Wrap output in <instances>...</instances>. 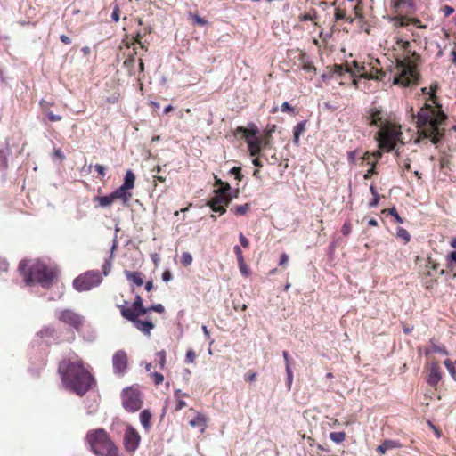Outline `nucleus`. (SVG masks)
<instances>
[{"mask_svg": "<svg viewBox=\"0 0 456 456\" xmlns=\"http://www.w3.org/2000/svg\"><path fill=\"white\" fill-rule=\"evenodd\" d=\"M437 89V84H432L429 91L427 87L422 88V93L429 94L428 101L435 106L426 102L417 114L414 113L412 107L410 109L411 116L413 119H416L419 136L430 140L432 144H437L444 138L445 121L447 119V116L441 109V105L436 99V94Z\"/></svg>", "mask_w": 456, "mask_h": 456, "instance_id": "f257e3e1", "label": "nucleus"}, {"mask_svg": "<svg viewBox=\"0 0 456 456\" xmlns=\"http://www.w3.org/2000/svg\"><path fill=\"white\" fill-rule=\"evenodd\" d=\"M58 374L63 387L79 396L89 392L94 383V377L90 370L86 369L83 359L74 353L61 360Z\"/></svg>", "mask_w": 456, "mask_h": 456, "instance_id": "f03ea898", "label": "nucleus"}, {"mask_svg": "<svg viewBox=\"0 0 456 456\" xmlns=\"http://www.w3.org/2000/svg\"><path fill=\"white\" fill-rule=\"evenodd\" d=\"M366 120L370 126L379 128L377 134L379 149L386 152L395 151V154L398 155L396 142L402 136V126L387 119L384 110L378 107H372L367 111Z\"/></svg>", "mask_w": 456, "mask_h": 456, "instance_id": "7ed1b4c3", "label": "nucleus"}, {"mask_svg": "<svg viewBox=\"0 0 456 456\" xmlns=\"http://www.w3.org/2000/svg\"><path fill=\"white\" fill-rule=\"evenodd\" d=\"M126 302L125 301L124 305H118L121 316L130 321L134 327L142 334L151 336V330L156 328V323H154L151 316H147L144 320L140 318L147 314L146 306L143 305L140 295H136L132 306H126Z\"/></svg>", "mask_w": 456, "mask_h": 456, "instance_id": "20e7f679", "label": "nucleus"}, {"mask_svg": "<svg viewBox=\"0 0 456 456\" xmlns=\"http://www.w3.org/2000/svg\"><path fill=\"white\" fill-rule=\"evenodd\" d=\"M19 270L26 284L37 283L45 289L51 287L57 277V272L53 268L40 261L30 266H28L25 261H20Z\"/></svg>", "mask_w": 456, "mask_h": 456, "instance_id": "39448f33", "label": "nucleus"}, {"mask_svg": "<svg viewBox=\"0 0 456 456\" xmlns=\"http://www.w3.org/2000/svg\"><path fill=\"white\" fill-rule=\"evenodd\" d=\"M86 443L96 456H119L118 445L102 428L88 431L86 435Z\"/></svg>", "mask_w": 456, "mask_h": 456, "instance_id": "423d86ee", "label": "nucleus"}, {"mask_svg": "<svg viewBox=\"0 0 456 456\" xmlns=\"http://www.w3.org/2000/svg\"><path fill=\"white\" fill-rule=\"evenodd\" d=\"M258 128L256 124L249 123L248 127L238 126L235 130V134H242V138L248 147V152L251 157H258L263 151V139L256 136Z\"/></svg>", "mask_w": 456, "mask_h": 456, "instance_id": "0eeeda50", "label": "nucleus"}, {"mask_svg": "<svg viewBox=\"0 0 456 456\" xmlns=\"http://www.w3.org/2000/svg\"><path fill=\"white\" fill-rule=\"evenodd\" d=\"M102 282V275L99 271H87L77 276L73 280L74 289L83 292L91 290L99 286Z\"/></svg>", "mask_w": 456, "mask_h": 456, "instance_id": "6e6552de", "label": "nucleus"}, {"mask_svg": "<svg viewBox=\"0 0 456 456\" xmlns=\"http://www.w3.org/2000/svg\"><path fill=\"white\" fill-rule=\"evenodd\" d=\"M401 72L398 76L394 77V84L402 85L403 86H409L411 84L416 83L419 77L417 66L411 60L408 59L403 61L401 65Z\"/></svg>", "mask_w": 456, "mask_h": 456, "instance_id": "1a4fd4ad", "label": "nucleus"}, {"mask_svg": "<svg viewBox=\"0 0 456 456\" xmlns=\"http://www.w3.org/2000/svg\"><path fill=\"white\" fill-rule=\"evenodd\" d=\"M121 404L126 411L135 412L141 409L142 398L139 390L135 387H129L121 393Z\"/></svg>", "mask_w": 456, "mask_h": 456, "instance_id": "9d476101", "label": "nucleus"}, {"mask_svg": "<svg viewBox=\"0 0 456 456\" xmlns=\"http://www.w3.org/2000/svg\"><path fill=\"white\" fill-rule=\"evenodd\" d=\"M444 273V271L439 270V265L436 262V260L428 257V263H426L425 265V271L423 272L425 288L428 289H433V286L436 283L437 276Z\"/></svg>", "mask_w": 456, "mask_h": 456, "instance_id": "9b49d317", "label": "nucleus"}, {"mask_svg": "<svg viewBox=\"0 0 456 456\" xmlns=\"http://www.w3.org/2000/svg\"><path fill=\"white\" fill-rule=\"evenodd\" d=\"M58 319L64 324L73 327L79 331L84 325V317L80 316L77 313L69 309L63 310L59 313Z\"/></svg>", "mask_w": 456, "mask_h": 456, "instance_id": "f8f14e48", "label": "nucleus"}, {"mask_svg": "<svg viewBox=\"0 0 456 456\" xmlns=\"http://www.w3.org/2000/svg\"><path fill=\"white\" fill-rule=\"evenodd\" d=\"M141 437L134 427H127L124 434L123 444L126 452H134L139 447Z\"/></svg>", "mask_w": 456, "mask_h": 456, "instance_id": "ddd939ff", "label": "nucleus"}, {"mask_svg": "<svg viewBox=\"0 0 456 456\" xmlns=\"http://www.w3.org/2000/svg\"><path fill=\"white\" fill-rule=\"evenodd\" d=\"M232 196L226 194L216 193L207 206L212 209L213 212L224 215L226 212V208L232 202Z\"/></svg>", "mask_w": 456, "mask_h": 456, "instance_id": "4468645a", "label": "nucleus"}, {"mask_svg": "<svg viewBox=\"0 0 456 456\" xmlns=\"http://www.w3.org/2000/svg\"><path fill=\"white\" fill-rule=\"evenodd\" d=\"M128 365L127 354L124 350H118L112 356V367L114 374L118 377L125 375Z\"/></svg>", "mask_w": 456, "mask_h": 456, "instance_id": "2eb2a0df", "label": "nucleus"}, {"mask_svg": "<svg viewBox=\"0 0 456 456\" xmlns=\"http://www.w3.org/2000/svg\"><path fill=\"white\" fill-rule=\"evenodd\" d=\"M131 190L119 186L114 191L110 193V196L113 197L114 200H119L123 204H127L128 201L132 199Z\"/></svg>", "mask_w": 456, "mask_h": 456, "instance_id": "dca6fc26", "label": "nucleus"}, {"mask_svg": "<svg viewBox=\"0 0 456 456\" xmlns=\"http://www.w3.org/2000/svg\"><path fill=\"white\" fill-rule=\"evenodd\" d=\"M401 447H402V444H400L398 441L386 439V440H384L382 444H380L379 446L377 447L376 452H378L379 455H385V453L387 451H391L393 449H398Z\"/></svg>", "mask_w": 456, "mask_h": 456, "instance_id": "f3484780", "label": "nucleus"}, {"mask_svg": "<svg viewBox=\"0 0 456 456\" xmlns=\"http://www.w3.org/2000/svg\"><path fill=\"white\" fill-rule=\"evenodd\" d=\"M441 379V371L437 363L430 364L428 382V384L434 387L438 384Z\"/></svg>", "mask_w": 456, "mask_h": 456, "instance_id": "a211bd4d", "label": "nucleus"}, {"mask_svg": "<svg viewBox=\"0 0 456 456\" xmlns=\"http://www.w3.org/2000/svg\"><path fill=\"white\" fill-rule=\"evenodd\" d=\"M385 77V71L382 69H378L375 67H371L370 70L362 73V77L366 79H375L377 81H383Z\"/></svg>", "mask_w": 456, "mask_h": 456, "instance_id": "6ab92c4d", "label": "nucleus"}, {"mask_svg": "<svg viewBox=\"0 0 456 456\" xmlns=\"http://www.w3.org/2000/svg\"><path fill=\"white\" fill-rule=\"evenodd\" d=\"M190 426L192 428H199L200 434H204L207 421L206 417L202 413H198L194 419L190 421Z\"/></svg>", "mask_w": 456, "mask_h": 456, "instance_id": "aec40b11", "label": "nucleus"}, {"mask_svg": "<svg viewBox=\"0 0 456 456\" xmlns=\"http://www.w3.org/2000/svg\"><path fill=\"white\" fill-rule=\"evenodd\" d=\"M134 181H136V176L133 171L131 169L126 170L124 183H122L120 186L132 190L134 186Z\"/></svg>", "mask_w": 456, "mask_h": 456, "instance_id": "412c9836", "label": "nucleus"}, {"mask_svg": "<svg viewBox=\"0 0 456 456\" xmlns=\"http://www.w3.org/2000/svg\"><path fill=\"white\" fill-rule=\"evenodd\" d=\"M305 124L306 121L299 122L293 128V142L297 145L299 142L300 134H304L305 131Z\"/></svg>", "mask_w": 456, "mask_h": 456, "instance_id": "4be33fe9", "label": "nucleus"}, {"mask_svg": "<svg viewBox=\"0 0 456 456\" xmlns=\"http://www.w3.org/2000/svg\"><path fill=\"white\" fill-rule=\"evenodd\" d=\"M126 277L137 286H141L144 282L143 275L140 272H126Z\"/></svg>", "mask_w": 456, "mask_h": 456, "instance_id": "5701e85b", "label": "nucleus"}, {"mask_svg": "<svg viewBox=\"0 0 456 456\" xmlns=\"http://www.w3.org/2000/svg\"><path fill=\"white\" fill-rule=\"evenodd\" d=\"M141 425L146 429L151 428V412L147 410H142L139 415Z\"/></svg>", "mask_w": 456, "mask_h": 456, "instance_id": "b1692460", "label": "nucleus"}, {"mask_svg": "<svg viewBox=\"0 0 456 456\" xmlns=\"http://www.w3.org/2000/svg\"><path fill=\"white\" fill-rule=\"evenodd\" d=\"M94 201L98 202L100 207L107 208V207L111 206L113 204V202L115 201V200L110 194V195H107L104 197H95V198H94Z\"/></svg>", "mask_w": 456, "mask_h": 456, "instance_id": "393cba45", "label": "nucleus"}, {"mask_svg": "<svg viewBox=\"0 0 456 456\" xmlns=\"http://www.w3.org/2000/svg\"><path fill=\"white\" fill-rule=\"evenodd\" d=\"M136 62V59H134V53L130 54L124 61V66L129 71L130 76L134 75V63Z\"/></svg>", "mask_w": 456, "mask_h": 456, "instance_id": "a878e982", "label": "nucleus"}, {"mask_svg": "<svg viewBox=\"0 0 456 456\" xmlns=\"http://www.w3.org/2000/svg\"><path fill=\"white\" fill-rule=\"evenodd\" d=\"M383 215H391L394 218V222L397 224H403L404 220L402 218L401 216L397 213V209L395 208H385L382 210Z\"/></svg>", "mask_w": 456, "mask_h": 456, "instance_id": "bb28decb", "label": "nucleus"}, {"mask_svg": "<svg viewBox=\"0 0 456 456\" xmlns=\"http://www.w3.org/2000/svg\"><path fill=\"white\" fill-rule=\"evenodd\" d=\"M396 238L399 239V240H402L404 244L410 243V241H411V234L403 227H398L397 228V230H396Z\"/></svg>", "mask_w": 456, "mask_h": 456, "instance_id": "cd10ccee", "label": "nucleus"}, {"mask_svg": "<svg viewBox=\"0 0 456 456\" xmlns=\"http://www.w3.org/2000/svg\"><path fill=\"white\" fill-rule=\"evenodd\" d=\"M249 209H250V204L249 203H245L243 205H237L236 207H234L231 210L235 215L243 216V215H246V213H248L249 211Z\"/></svg>", "mask_w": 456, "mask_h": 456, "instance_id": "c85d7f7f", "label": "nucleus"}, {"mask_svg": "<svg viewBox=\"0 0 456 456\" xmlns=\"http://www.w3.org/2000/svg\"><path fill=\"white\" fill-rule=\"evenodd\" d=\"M330 438L336 444L343 443L346 439L345 432H333L330 434Z\"/></svg>", "mask_w": 456, "mask_h": 456, "instance_id": "c756f323", "label": "nucleus"}, {"mask_svg": "<svg viewBox=\"0 0 456 456\" xmlns=\"http://www.w3.org/2000/svg\"><path fill=\"white\" fill-rule=\"evenodd\" d=\"M145 309L147 310V314L144 315L145 318L147 316H151V312L165 313V307L160 304H157V305H153L151 306L145 307Z\"/></svg>", "mask_w": 456, "mask_h": 456, "instance_id": "7c9ffc66", "label": "nucleus"}, {"mask_svg": "<svg viewBox=\"0 0 456 456\" xmlns=\"http://www.w3.org/2000/svg\"><path fill=\"white\" fill-rule=\"evenodd\" d=\"M370 167L363 175L364 180H370L373 175H377V161L369 162Z\"/></svg>", "mask_w": 456, "mask_h": 456, "instance_id": "2f4dec72", "label": "nucleus"}, {"mask_svg": "<svg viewBox=\"0 0 456 456\" xmlns=\"http://www.w3.org/2000/svg\"><path fill=\"white\" fill-rule=\"evenodd\" d=\"M190 17L192 20V22L199 26H206L208 21L204 18H200L198 13L190 12Z\"/></svg>", "mask_w": 456, "mask_h": 456, "instance_id": "473e14b6", "label": "nucleus"}, {"mask_svg": "<svg viewBox=\"0 0 456 456\" xmlns=\"http://www.w3.org/2000/svg\"><path fill=\"white\" fill-rule=\"evenodd\" d=\"M156 357L159 360V366L160 370H164L166 368V352H165V350L156 353Z\"/></svg>", "mask_w": 456, "mask_h": 456, "instance_id": "72a5a7b5", "label": "nucleus"}, {"mask_svg": "<svg viewBox=\"0 0 456 456\" xmlns=\"http://www.w3.org/2000/svg\"><path fill=\"white\" fill-rule=\"evenodd\" d=\"M231 189L232 188H231V185L229 184V183H224L222 185H220L217 190L214 191V192L220 193V194L232 195Z\"/></svg>", "mask_w": 456, "mask_h": 456, "instance_id": "f704fd0d", "label": "nucleus"}, {"mask_svg": "<svg viewBox=\"0 0 456 456\" xmlns=\"http://www.w3.org/2000/svg\"><path fill=\"white\" fill-rule=\"evenodd\" d=\"M238 265H239L240 272L242 273V274L245 277H248L250 274V269L246 265L245 260H238Z\"/></svg>", "mask_w": 456, "mask_h": 456, "instance_id": "c9c22d12", "label": "nucleus"}, {"mask_svg": "<svg viewBox=\"0 0 456 456\" xmlns=\"http://www.w3.org/2000/svg\"><path fill=\"white\" fill-rule=\"evenodd\" d=\"M312 12H305L304 14H300L298 19L300 21H306V20H314V19H316V10L315 9H313L312 10Z\"/></svg>", "mask_w": 456, "mask_h": 456, "instance_id": "e433bc0d", "label": "nucleus"}, {"mask_svg": "<svg viewBox=\"0 0 456 456\" xmlns=\"http://www.w3.org/2000/svg\"><path fill=\"white\" fill-rule=\"evenodd\" d=\"M151 378L153 383L156 386H159L164 382V376L159 372L151 373Z\"/></svg>", "mask_w": 456, "mask_h": 456, "instance_id": "4c0bfd02", "label": "nucleus"}, {"mask_svg": "<svg viewBox=\"0 0 456 456\" xmlns=\"http://www.w3.org/2000/svg\"><path fill=\"white\" fill-rule=\"evenodd\" d=\"M180 262H182V265L184 266L191 265L192 262L191 255L188 252H183L182 255V258H180Z\"/></svg>", "mask_w": 456, "mask_h": 456, "instance_id": "58836bf2", "label": "nucleus"}, {"mask_svg": "<svg viewBox=\"0 0 456 456\" xmlns=\"http://www.w3.org/2000/svg\"><path fill=\"white\" fill-rule=\"evenodd\" d=\"M340 232L343 233L344 236H349L352 232V223L350 220L345 221L342 230H340Z\"/></svg>", "mask_w": 456, "mask_h": 456, "instance_id": "ea45409f", "label": "nucleus"}, {"mask_svg": "<svg viewBox=\"0 0 456 456\" xmlns=\"http://www.w3.org/2000/svg\"><path fill=\"white\" fill-rule=\"evenodd\" d=\"M335 19L336 20H348L346 16V11L344 9H340V8H336V12H335ZM349 22L352 23L353 22V19H349Z\"/></svg>", "mask_w": 456, "mask_h": 456, "instance_id": "a19ab883", "label": "nucleus"}, {"mask_svg": "<svg viewBox=\"0 0 456 456\" xmlns=\"http://www.w3.org/2000/svg\"><path fill=\"white\" fill-rule=\"evenodd\" d=\"M256 377H257V372L255 370H249L248 371L246 372V374L244 376V380H245V382L251 383V382L256 381Z\"/></svg>", "mask_w": 456, "mask_h": 456, "instance_id": "79ce46f5", "label": "nucleus"}, {"mask_svg": "<svg viewBox=\"0 0 456 456\" xmlns=\"http://www.w3.org/2000/svg\"><path fill=\"white\" fill-rule=\"evenodd\" d=\"M412 24L416 26L418 28H426V25L422 24L421 21L418 18H408V23L402 22V25Z\"/></svg>", "mask_w": 456, "mask_h": 456, "instance_id": "37998d69", "label": "nucleus"}, {"mask_svg": "<svg viewBox=\"0 0 456 456\" xmlns=\"http://www.w3.org/2000/svg\"><path fill=\"white\" fill-rule=\"evenodd\" d=\"M197 358V354L193 352L192 349H189L185 354V362L187 363H194L195 359Z\"/></svg>", "mask_w": 456, "mask_h": 456, "instance_id": "c03bdc74", "label": "nucleus"}, {"mask_svg": "<svg viewBox=\"0 0 456 456\" xmlns=\"http://www.w3.org/2000/svg\"><path fill=\"white\" fill-rule=\"evenodd\" d=\"M412 1L411 0H394V7L395 8H402L403 6H411Z\"/></svg>", "mask_w": 456, "mask_h": 456, "instance_id": "a18cd8bd", "label": "nucleus"}, {"mask_svg": "<svg viewBox=\"0 0 456 456\" xmlns=\"http://www.w3.org/2000/svg\"><path fill=\"white\" fill-rule=\"evenodd\" d=\"M444 364L446 370H448L449 372L451 373L452 377H455L456 376V369L453 367L452 361L449 358L445 359L444 362Z\"/></svg>", "mask_w": 456, "mask_h": 456, "instance_id": "49530a36", "label": "nucleus"}, {"mask_svg": "<svg viewBox=\"0 0 456 456\" xmlns=\"http://www.w3.org/2000/svg\"><path fill=\"white\" fill-rule=\"evenodd\" d=\"M230 174L235 175L236 180L242 181L243 180V174L240 173V167H233L230 170Z\"/></svg>", "mask_w": 456, "mask_h": 456, "instance_id": "de8ad7c7", "label": "nucleus"}, {"mask_svg": "<svg viewBox=\"0 0 456 456\" xmlns=\"http://www.w3.org/2000/svg\"><path fill=\"white\" fill-rule=\"evenodd\" d=\"M285 370H286V375H287V386H289V388H290L292 380H293V375H292V370H291L289 363H287Z\"/></svg>", "mask_w": 456, "mask_h": 456, "instance_id": "09e8293b", "label": "nucleus"}, {"mask_svg": "<svg viewBox=\"0 0 456 456\" xmlns=\"http://www.w3.org/2000/svg\"><path fill=\"white\" fill-rule=\"evenodd\" d=\"M7 166V157L5 156L4 151L0 150V170L6 169Z\"/></svg>", "mask_w": 456, "mask_h": 456, "instance_id": "8fccbe9b", "label": "nucleus"}, {"mask_svg": "<svg viewBox=\"0 0 456 456\" xmlns=\"http://www.w3.org/2000/svg\"><path fill=\"white\" fill-rule=\"evenodd\" d=\"M45 115L47 117V119L51 122H59L61 120V116L53 114L52 110H47L45 112Z\"/></svg>", "mask_w": 456, "mask_h": 456, "instance_id": "3c124183", "label": "nucleus"}, {"mask_svg": "<svg viewBox=\"0 0 456 456\" xmlns=\"http://www.w3.org/2000/svg\"><path fill=\"white\" fill-rule=\"evenodd\" d=\"M119 13H120V11H119L118 5V4L114 5L113 11L111 13V19L114 22H118L119 20Z\"/></svg>", "mask_w": 456, "mask_h": 456, "instance_id": "603ef678", "label": "nucleus"}, {"mask_svg": "<svg viewBox=\"0 0 456 456\" xmlns=\"http://www.w3.org/2000/svg\"><path fill=\"white\" fill-rule=\"evenodd\" d=\"M379 200H380V196L379 194H377V195H372V200H370V202L369 203V208H375L378 207L379 203Z\"/></svg>", "mask_w": 456, "mask_h": 456, "instance_id": "864d4df0", "label": "nucleus"}, {"mask_svg": "<svg viewBox=\"0 0 456 456\" xmlns=\"http://www.w3.org/2000/svg\"><path fill=\"white\" fill-rule=\"evenodd\" d=\"M353 65H354L356 72L359 75V77H361V73L367 71L365 66L362 64H359L356 61H353Z\"/></svg>", "mask_w": 456, "mask_h": 456, "instance_id": "5fc2aeb1", "label": "nucleus"}, {"mask_svg": "<svg viewBox=\"0 0 456 456\" xmlns=\"http://www.w3.org/2000/svg\"><path fill=\"white\" fill-rule=\"evenodd\" d=\"M94 170H96V172L98 173V175L101 176V177H104L106 173H105V170L106 168L102 166L101 164H96L94 166Z\"/></svg>", "mask_w": 456, "mask_h": 456, "instance_id": "6e6d98bb", "label": "nucleus"}, {"mask_svg": "<svg viewBox=\"0 0 456 456\" xmlns=\"http://www.w3.org/2000/svg\"><path fill=\"white\" fill-rule=\"evenodd\" d=\"M239 240L240 245H242L243 248H247L249 247V240L243 235L242 232L239 235Z\"/></svg>", "mask_w": 456, "mask_h": 456, "instance_id": "4d7b16f0", "label": "nucleus"}, {"mask_svg": "<svg viewBox=\"0 0 456 456\" xmlns=\"http://www.w3.org/2000/svg\"><path fill=\"white\" fill-rule=\"evenodd\" d=\"M111 270V262L110 260H106L104 265H102V272L105 276H107Z\"/></svg>", "mask_w": 456, "mask_h": 456, "instance_id": "13d9d810", "label": "nucleus"}, {"mask_svg": "<svg viewBox=\"0 0 456 456\" xmlns=\"http://www.w3.org/2000/svg\"><path fill=\"white\" fill-rule=\"evenodd\" d=\"M233 253L237 256V261L244 260L243 253L238 245L233 247Z\"/></svg>", "mask_w": 456, "mask_h": 456, "instance_id": "bf43d9fd", "label": "nucleus"}, {"mask_svg": "<svg viewBox=\"0 0 456 456\" xmlns=\"http://www.w3.org/2000/svg\"><path fill=\"white\" fill-rule=\"evenodd\" d=\"M146 33H151V29L145 28L144 33L137 32L135 37H134V42H136V43L142 42V39L143 38V36L146 35Z\"/></svg>", "mask_w": 456, "mask_h": 456, "instance_id": "052dcab7", "label": "nucleus"}, {"mask_svg": "<svg viewBox=\"0 0 456 456\" xmlns=\"http://www.w3.org/2000/svg\"><path fill=\"white\" fill-rule=\"evenodd\" d=\"M432 351L435 353H437V354H447V352H446L444 346H439L435 345L432 346Z\"/></svg>", "mask_w": 456, "mask_h": 456, "instance_id": "680f3d73", "label": "nucleus"}, {"mask_svg": "<svg viewBox=\"0 0 456 456\" xmlns=\"http://www.w3.org/2000/svg\"><path fill=\"white\" fill-rule=\"evenodd\" d=\"M54 333V330L52 328H45L40 330L41 336H53Z\"/></svg>", "mask_w": 456, "mask_h": 456, "instance_id": "e2e57ef3", "label": "nucleus"}, {"mask_svg": "<svg viewBox=\"0 0 456 456\" xmlns=\"http://www.w3.org/2000/svg\"><path fill=\"white\" fill-rule=\"evenodd\" d=\"M186 406V403L184 401L181 400V399H177L176 401V405H175V409H174V411H181L182 409H183L184 407Z\"/></svg>", "mask_w": 456, "mask_h": 456, "instance_id": "0e129e2a", "label": "nucleus"}, {"mask_svg": "<svg viewBox=\"0 0 456 456\" xmlns=\"http://www.w3.org/2000/svg\"><path fill=\"white\" fill-rule=\"evenodd\" d=\"M162 279L165 282L170 281L172 279V273L170 271H164L162 274Z\"/></svg>", "mask_w": 456, "mask_h": 456, "instance_id": "69168bd1", "label": "nucleus"}, {"mask_svg": "<svg viewBox=\"0 0 456 456\" xmlns=\"http://www.w3.org/2000/svg\"><path fill=\"white\" fill-rule=\"evenodd\" d=\"M281 111H283V112H291V111H293V108H292L291 105H289V102H285L281 105Z\"/></svg>", "mask_w": 456, "mask_h": 456, "instance_id": "338daca9", "label": "nucleus"}, {"mask_svg": "<svg viewBox=\"0 0 456 456\" xmlns=\"http://www.w3.org/2000/svg\"><path fill=\"white\" fill-rule=\"evenodd\" d=\"M287 263H288V256L285 253H283L281 255V256H280L279 265L286 266Z\"/></svg>", "mask_w": 456, "mask_h": 456, "instance_id": "774afa93", "label": "nucleus"}]
</instances>
